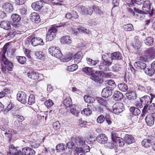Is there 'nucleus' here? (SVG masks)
<instances>
[{"label": "nucleus", "instance_id": "nucleus-1", "mask_svg": "<svg viewBox=\"0 0 155 155\" xmlns=\"http://www.w3.org/2000/svg\"><path fill=\"white\" fill-rule=\"evenodd\" d=\"M122 58V55L119 52H114L112 53L110 58L107 54L102 55L100 64L98 66V68L102 71H110L109 67L112 65L113 60H120Z\"/></svg>", "mask_w": 155, "mask_h": 155}, {"label": "nucleus", "instance_id": "nucleus-2", "mask_svg": "<svg viewBox=\"0 0 155 155\" xmlns=\"http://www.w3.org/2000/svg\"><path fill=\"white\" fill-rule=\"evenodd\" d=\"M8 45V44L7 43L4 46V51L2 56V61L3 63L1 64V69L2 73L4 74H7L9 71H12L14 66L12 63L7 59L5 55L7 50L6 46Z\"/></svg>", "mask_w": 155, "mask_h": 155}, {"label": "nucleus", "instance_id": "nucleus-3", "mask_svg": "<svg viewBox=\"0 0 155 155\" xmlns=\"http://www.w3.org/2000/svg\"><path fill=\"white\" fill-rule=\"evenodd\" d=\"M151 3L149 0H146L143 2L142 11L143 12L142 15L143 14H149L151 16L155 13V9L152 8L151 9Z\"/></svg>", "mask_w": 155, "mask_h": 155}, {"label": "nucleus", "instance_id": "nucleus-4", "mask_svg": "<svg viewBox=\"0 0 155 155\" xmlns=\"http://www.w3.org/2000/svg\"><path fill=\"white\" fill-rule=\"evenodd\" d=\"M127 10L131 16H134L137 19H142L144 17L141 15L143 12L138 8L128 6L127 7Z\"/></svg>", "mask_w": 155, "mask_h": 155}, {"label": "nucleus", "instance_id": "nucleus-5", "mask_svg": "<svg viewBox=\"0 0 155 155\" xmlns=\"http://www.w3.org/2000/svg\"><path fill=\"white\" fill-rule=\"evenodd\" d=\"M75 8L82 15H91L93 13V10L91 7L86 8L82 5H78L75 7Z\"/></svg>", "mask_w": 155, "mask_h": 155}, {"label": "nucleus", "instance_id": "nucleus-6", "mask_svg": "<svg viewBox=\"0 0 155 155\" xmlns=\"http://www.w3.org/2000/svg\"><path fill=\"white\" fill-rule=\"evenodd\" d=\"M57 30L55 27L52 26L48 30L46 36L47 41H51L55 38Z\"/></svg>", "mask_w": 155, "mask_h": 155}, {"label": "nucleus", "instance_id": "nucleus-7", "mask_svg": "<svg viewBox=\"0 0 155 155\" xmlns=\"http://www.w3.org/2000/svg\"><path fill=\"white\" fill-rule=\"evenodd\" d=\"M11 18L12 20V26L16 28L20 27L21 25L20 22L21 20L20 16L17 14H14L11 16Z\"/></svg>", "mask_w": 155, "mask_h": 155}, {"label": "nucleus", "instance_id": "nucleus-8", "mask_svg": "<svg viewBox=\"0 0 155 155\" xmlns=\"http://www.w3.org/2000/svg\"><path fill=\"white\" fill-rule=\"evenodd\" d=\"M113 112L116 114H118L122 112L124 110V105L121 102H117L113 106Z\"/></svg>", "mask_w": 155, "mask_h": 155}, {"label": "nucleus", "instance_id": "nucleus-9", "mask_svg": "<svg viewBox=\"0 0 155 155\" xmlns=\"http://www.w3.org/2000/svg\"><path fill=\"white\" fill-rule=\"evenodd\" d=\"M49 53L52 56L59 58L62 57V54L58 49L56 47H51L48 49Z\"/></svg>", "mask_w": 155, "mask_h": 155}, {"label": "nucleus", "instance_id": "nucleus-10", "mask_svg": "<svg viewBox=\"0 0 155 155\" xmlns=\"http://www.w3.org/2000/svg\"><path fill=\"white\" fill-rule=\"evenodd\" d=\"M101 71H97L94 74L91 75V78L95 82L99 83H102L103 82V80L101 78Z\"/></svg>", "mask_w": 155, "mask_h": 155}, {"label": "nucleus", "instance_id": "nucleus-11", "mask_svg": "<svg viewBox=\"0 0 155 155\" xmlns=\"http://www.w3.org/2000/svg\"><path fill=\"white\" fill-rule=\"evenodd\" d=\"M155 139L154 136H148L147 138L144 139L142 141V145L146 148H148L152 145V143L155 141Z\"/></svg>", "mask_w": 155, "mask_h": 155}, {"label": "nucleus", "instance_id": "nucleus-12", "mask_svg": "<svg viewBox=\"0 0 155 155\" xmlns=\"http://www.w3.org/2000/svg\"><path fill=\"white\" fill-rule=\"evenodd\" d=\"M42 1H37L33 3L31 6L32 8L36 11H40L42 12V9H43V6Z\"/></svg>", "mask_w": 155, "mask_h": 155}, {"label": "nucleus", "instance_id": "nucleus-13", "mask_svg": "<svg viewBox=\"0 0 155 155\" xmlns=\"http://www.w3.org/2000/svg\"><path fill=\"white\" fill-rule=\"evenodd\" d=\"M17 100L21 103L25 104L27 101V95L22 91H19L17 95Z\"/></svg>", "mask_w": 155, "mask_h": 155}, {"label": "nucleus", "instance_id": "nucleus-14", "mask_svg": "<svg viewBox=\"0 0 155 155\" xmlns=\"http://www.w3.org/2000/svg\"><path fill=\"white\" fill-rule=\"evenodd\" d=\"M27 75L28 77L31 79L34 80L39 79V80H40L41 79L40 78L43 76L42 74L32 70L30 71L28 73Z\"/></svg>", "mask_w": 155, "mask_h": 155}, {"label": "nucleus", "instance_id": "nucleus-15", "mask_svg": "<svg viewBox=\"0 0 155 155\" xmlns=\"http://www.w3.org/2000/svg\"><path fill=\"white\" fill-rule=\"evenodd\" d=\"M31 42L32 45L34 46L38 45H43L44 44L43 40L38 37H34L32 38L31 40Z\"/></svg>", "mask_w": 155, "mask_h": 155}, {"label": "nucleus", "instance_id": "nucleus-16", "mask_svg": "<svg viewBox=\"0 0 155 155\" xmlns=\"http://www.w3.org/2000/svg\"><path fill=\"white\" fill-rule=\"evenodd\" d=\"M73 141L74 142L76 146L82 147L84 146L85 140L82 137H73Z\"/></svg>", "mask_w": 155, "mask_h": 155}, {"label": "nucleus", "instance_id": "nucleus-17", "mask_svg": "<svg viewBox=\"0 0 155 155\" xmlns=\"http://www.w3.org/2000/svg\"><path fill=\"white\" fill-rule=\"evenodd\" d=\"M110 88V87H106L103 89L101 94L103 97L107 98L112 94L113 90Z\"/></svg>", "mask_w": 155, "mask_h": 155}, {"label": "nucleus", "instance_id": "nucleus-18", "mask_svg": "<svg viewBox=\"0 0 155 155\" xmlns=\"http://www.w3.org/2000/svg\"><path fill=\"white\" fill-rule=\"evenodd\" d=\"M112 140H114L113 142H115L116 146L119 145L120 147H122L124 144L123 139L120 137H115L113 135V134L112 133Z\"/></svg>", "mask_w": 155, "mask_h": 155}, {"label": "nucleus", "instance_id": "nucleus-19", "mask_svg": "<svg viewBox=\"0 0 155 155\" xmlns=\"http://www.w3.org/2000/svg\"><path fill=\"white\" fill-rule=\"evenodd\" d=\"M145 52L147 56L151 59L155 58V47L150 48L146 50Z\"/></svg>", "mask_w": 155, "mask_h": 155}, {"label": "nucleus", "instance_id": "nucleus-20", "mask_svg": "<svg viewBox=\"0 0 155 155\" xmlns=\"http://www.w3.org/2000/svg\"><path fill=\"white\" fill-rule=\"evenodd\" d=\"M140 101L144 105H149L151 103L150 100V97L149 96L145 95L142 97H140Z\"/></svg>", "mask_w": 155, "mask_h": 155}, {"label": "nucleus", "instance_id": "nucleus-21", "mask_svg": "<svg viewBox=\"0 0 155 155\" xmlns=\"http://www.w3.org/2000/svg\"><path fill=\"white\" fill-rule=\"evenodd\" d=\"M0 27L5 30H9L11 28V23L8 20H4L0 22Z\"/></svg>", "mask_w": 155, "mask_h": 155}, {"label": "nucleus", "instance_id": "nucleus-22", "mask_svg": "<svg viewBox=\"0 0 155 155\" xmlns=\"http://www.w3.org/2000/svg\"><path fill=\"white\" fill-rule=\"evenodd\" d=\"M154 117L152 115H147L145 119L147 125L150 126H153L154 124Z\"/></svg>", "mask_w": 155, "mask_h": 155}, {"label": "nucleus", "instance_id": "nucleus-23", "mask_svg": "<svg viewBox=\"0 0 155 155\" xmlns=\"http://www.w3.org/2000/svg\"><path fill=\"white\" fill-rule=\"evenodd\" d=\"M141 42L139 40V38L138 36L135 37L132 44L133 47L136 49H138L140 48L141 45Z\"/></svg>", "mask_w": 155, "mask_h": 155}, {"label": "nucleus", "instance_id": "nucleus-24", "mask_svg": "<svg viewBox=\"0 0 155 155\" xmlns=\"http://www.w3.org/2000/svg\"><path fill=\"white\" fill-rule=\"evenodd\" d=\"M2 7L5 11L9 13L12 12L13 10L12 4L10 3L6 2L4 3Z\"/></svg>", "mask_w": 155, "mask_h": 155}, {"label": "nucleus", "instance_id": "nucleus-25", "mask_svg": "<svg viewBox=\"0 0 155 155\" xmlns=\"http://www.w3.org/2000/svg\"><path fill=\"white\" fill-rule=\"evenodd\" d=\"M30 17L31 21L35 23H38L40 21L39 15L37 13H32L30 15Z\"/></svg>", "mask_w": 155, "mask_h": 155}, {"label": "nucleus", "instance_id": "nucleus-26", "mask_svg": "<svg viewBox=\"0 0 155 155\" xmlns=\"http://www.w3.org/2000/svg\"><path fill=\"white\" fill-rule=\"evenodd\" d=\"M134 65L135 68L138 69L144 70L146 69L147 67L146 64L145 63L140 61L135 62L134 63Z\"/></svg>", "mask_w": 155, "mask_h": 155}, {"label": "nucleus", "instance_id": "nucleus-27", "mask_svg": "<svg viewBox=\"0 0 155 155\" xmlns=\"http://www.w3.org/2000/svg\"><path fill=\"white\" fill-rule=\"evenodd\" d=\"M82 58V55L81 52H78L73 57L74 63L75 64H78L81 61Z\"/></svg>", "mask_w": 155, "mask_h": 155}, {"label": "nucleus", "instance_id": "nucleus-28", "mask_svg": "<svg viewBox=\"0 0 155 155\" xmlns=\"http://www.w3.org/2000/svg\"><path fill=\"white\" fill-rule=\"evenodd\" d=\"M123 97V94L119 91H115L114 93L113 97L114 99L117 101L121 100Z\"/></svg>", "mask_w": 155, "mask_h": 155}, {"label": "nucleus", "instance_id": "nucleus-29", "mask_svg": "<svg viewBox=\"0 0 155 155\" xmlns=\"http://www.w3.org/2000/svg\"><path fill=\"white\" fill-rule=\"evenodd\" d=\"M96 140L100 143H105L107 140V138L105 134H101L97 137Z\"/></svg>", "mask_w": 155, "mask_h": 155}, {"label": "nucleus", "instance_id": "nucleus-30", "mask_svg": "<svg viewBox=\"0 0 155 155\" xmlns=\"http://www.w3.org/2000/svg\"><path fill=\"white\" fill-rule=\"evenodd\" d=\"M22 152L25 155H34L35 153L34 150L29 147L23 148Z\"/></svg>", "mask_w": 155, "mask_h": 155}, {"label": "nucleus", "instance_id": "nucleus-31", "mask_svg": "<svg viewBox=\"0 0 155 155\" xmlns=\"http://www.w3.org/2000/svg\"><path fill=\"white\" fill-rule=\"evenodd\" d=\"M137 90L139 94V97H141L142 96V94H144L145 93L146 90L144 86L141 85H137Z\"/></svg>", "mask_w": 155, "mask_h": 155}, {"label": "nucleus", "instance_id": "nucleus-32", "mask_svg": "<svg viewBox=\"0 0 155 155\" xmlns=\"http://www.w3.org/2000/svg\"><path fill=\"white\" fill-rule=\"evenodd\" d=\"M124 141L127 144H130L134 142V140L131 135L126 134L124 137Z\"/></svg>", "mask_w": 155, "mask_h": 155}, {"label": "nucleus", "instance_id": "nucleus-33", "mask_svg": "<svg viewBox=\"0 0 155 155\" xmlns=\"http://www.w3.org/2000/svg\"><path fill=\"white\" fill-rule=\"evenodd\" d=\"M80 147H76L75 148V151H77V152L79 154V153H84L85 151V150L84 149L85 146L84 147L82 146H79ZM85 147L87 148V150H88L86 151V152H88L90 151V147L87 145H86Z\"/></svg>", "mask_w": 155, "mask_h": 155}, {"label": "nucleus", "instance_id": "nucleus-34", "mask_svg": "<svg viewBox=\"0 0 155 155\" xmlns=\"http://www.w3.org/2000/svg\"><path fill=\"white\" fill-rule=\"evenodd\" d=\"M61 42L62 43L69 44L71 42V40L68 36L66 35L61 38Z\"/></svg>", "mask_w": 155, "mask_h": 155}, {"label": "nucleus", "instance_id": "nucleus-35", "mask_svg": "<svg viewBox=\"0 0 155 155\" xmlns=\"http://www.w3.org/2000/svg\"><path fill=\"white\" fill-rule=\"evenodd\" d=\"M127 94L128 95V98L130 101L135 100L137 97V94L133 91H129L127 92Z\"/></svg>", "mask_w": 155, "mask_h": 155}, {"label": "nucleus", "instance_id": "nucleus-36", "mask_svg": "<svg viewBox=\"0 0 155 155\" xmlns=\"http://www.w3.org/2000/svg\"><path fill=\"white\" fill-rule=\"evenodd\" d=\"M9 152L7 155H15L18 149L17 148L15 147L13 144H11L9 147Z\"/></svg>", "mask_w": 155, "mask_h": 155}, {"label": "nucleus", "instance_id": "nucleus-37", "mask_svg": "<svg viewBox=\"0 0 155 155\" xmlns=\"http://www.w3.org/2000/svg\"><path fill=\"white\" fill-rule=\"evenodd\" d=\"M130 110L131 113L134 115H138L141 113V111L138 108L135 107H131L130 108Z\"/></svg>", "mask_w": 155, "mask_h": 155}, {"label": "nucleus", "instance_id": "nucleus-38", "mask_svg": "<svg viewBox=\"0 0 155 155\" xmlns=\"http://www.w3.org/2000/svg\"><path fill=\"white\" fill-rule=\"evenodd\" d=\"M118 87L120 90L123 92H126L128 89V87L127 85L124 83L118 84Z\"/></svg>", "mask_w": 155, "mask_h": 155}, {"label": "nucleus", "instance_id": "nucleus-39", "mask_svg": "<svg viewBox=\"0 0 155 155\" xmlns=\"http://www.w3.org/2000/svg\"><path fill=\"white\" fill-rule=\"evenodd\" d=\"M82 71L87 75H91L93 72V70L92 68L86 67L82 68Z\"/></svg>", "mask_w": 155, "mask_h": 155}, {"label": "nucleus", "instance_id": "nucleus-40", "mask_svg": "<svg viewBox=\"0 0 155 155\" xmlns=\"http://www.w3.org/2000/svg\"><path fill=\"white\" fill-rule=\"evenodd\" d=\"M35 54L38 59L40 60H43L45 58V54L42 51H36Z\"/></svg>", "mask_w": 155, "mask_h": 155}, {"label": "nucleus", "instance_id": "nucleus-41", "mask_svg": "<svg viewBox=\"0 0 155 155\" xmlns=\"http://www.w3.org/2000/svg\"><path fill=\"white\" fill-rule=\"evenodd\" d=\"M56 150L57 152H61L63 150L67 149V147L63 143H60L58 144L56 147Z\"/></svg>", "mask_w": 155, "mask_h": 155}, {"label": "nucleus", "instance_id": "nucleus-42", "mask_svg": "<svg viewBox=\"0 0 155 155\" xmlns=\"http://www.w3.org/2000/svg\"><path fill=\"white\" fill-rule=\"evenodd\" d=\"M84 101L87 103H93L95 101L94 99L89 95H84Z\"/></svg>", "mask_w": 155, "mask_h": 155}, {"label": "nucleus", "instance_id": "nucleus-43", "mask_svg": "<svg viewBox=\"0 0 155 155\" xmlns=\"http://www.w3.org/2000/svg\"><path fill=\"white\" fill-rule=\"evenodd\" d=\"M86 60L87 64L90 66H94L99 62V60H94L89 58H87Z\"/></svg>", "mask_w": 155, "mask_h": 155}, {"label": "nucleus", "instance_id": "nucleus-44", "mask_svg": "<svg viewBox=\"0 0 155 155\" xmlns=\"http://www.w3.org/2000/svg\"><path fill=\"white\" fill-rule=\"evenodd\" d=\"M153 38L151 37H148L144 40V42L145 44L148 46H151L153 44Z\"/></svg>", "mask_w": 155, "mask_h": 155}, {"label": "nucleus", "instance_id": "nucleus-45", "mask_svg": "<svg viewBox=\"0 0 155 155\" xmlns=\"http://www.w3.org/2000/svg\"><path fill=\"white\" fill-rule=\"evenodd\" d=\"M64 104L66 107H72V102L70 98L68 97L64 100Z\"/></svg>", "mask_w": 155, "mask_h": 155}, {"label": "nucleus", "instance_id": "nucleus-46", "mask_svg": "<svg viewBox=\"0 0 155 155\" xmlns=\"http://www.w3.org/2000/svg\"><path fill=\"white\" fill-rule=\"evenodd\" d=\"M145 71V73L150 76H152L155 73V69H153L151 66L147 68Z\"/></svg>", "mask_w": 155, "mask_h": 155}, {"label": "nucleus", "instance_id": "nucleus-47", "mask_svg": "<svg viewBox=\"0 0 155 155\" xmlns=\"http://www.w3.org/2000/svg\"><path fill=\"white\" fill-rule=\"evenodd\" d=\"M92 10L94 11L96 14L99 15H101L103 13V12L98 7H97L96 5H93L92 8Z\"/></svg>", "mask_w": 155, "mask_h": 155}, {"label": "nucleus", "instance_id": "nucleus-48", "mask_svg": "<svg viewBox=\"0 0 155 155\" xmlns=\"http://www.w3.org/2000/svg\"><path fill=\"white\" fill-rule=\"evenodd\" d=\"M105 84H107L109 85L112 87L111 89H113L116 87V84L114 81L112 80H109L105 81Z\"/></svg>", "mask_w": 155, "mask_h": 155}, {"label": "nucleus", "instance_id": "nucleus-49", "mask_svg": "<svg viewBox=\"0 0 155 155\" xmlns=\"http://www.w3.org/2000/svg\"><path fill=\"white\" fill-rule=\"evenodd\" d=\"M97 100L98 102L102 106H105L107 104V102L106 100L101 97H97Z\"/></svg>", "mask_w": 155, "mask_h": 155}, {"label": "nucleus", "instance_id": "nucleus-50", "mask_svg": "<svg viewBox=\"0 0 155 155\" xmlns=\"http://www.w3.org/2000/svg\"><path fill=\"white\" fill-rule=\"evenodd\" d=\"M67 145L69 149H75L76 147V145L74 142L73 141V137L71 139V141L68 142L67 143Z\"/></svg>", "mask_w": 155, "mask_h": 155}, {"label": "nucleus", "instance_id": "nucleus-51", "mask_svg": "<svg viewBox=\"0 0 155 155\" xmlns=\"http://www.w3.org/2000/svg\"><path fill=\"white\" fill-rule=\"evenodd\" d=\"M123 28L127 31H131L134 30L133 25L131 24L124 25L123 26Z\"/></svg>", "mask_w": 155, "mask_h": 155}, {"label": "nucleus", "instance_id": "nucleus-52", "mask_svg": "<svg viewBox=\"0 0 155 155\" xmlns=\"http://www.w3.org/2000/svg\"><path fill=\"white\" fill-rule=\"evenodd\" d=\"M111 69L112 71L117 72L120 70L121 69V65L118 64H115L111 67Z\"/></svg>", "mask_w": 155, "mask_h": 155}, {"label": "nucleus", "instance_id": "nucleus-53", "mask_svg": "<svg viewBox=\"0 0 155 155\" xmlns=\"http://www.w3.org/2000/svg\"><path fill=\"white\" fill-rule=\"evenodd\" d=\"M35 97L34 95L33 94L30 95L28 99V104L30 105H31L35 103Z\"/></svg>", "mask_w": 155, "mask_h": 155}, {"label": "nucleus", "instance_id": "nucleus-54", "mask_svg": "<svg viewBox=\"0 0 155 155\" xmlns=\"http://www.w3.org/2000/svg\"><path fill=\"white\" fill-rule=\"evenodd\" d=\"M78 68V66L77 64H73L68 67L67 70L69 71H73L76 70Z\"/></svg>", "mask_w": 155, "mask_h": 155}, {"label": "nucleus", "instance_id": "nucleus-55", "mask_svg": "<svg viewBox=\"0 0 155 155\" xmlns=\"http://www.w3.org/2000/svg\"><path fill=\"white\" fill-rule=\"evenodd\" d=\"M17 58L18 62L21 64H24L26 61V57L24 56H18Z\"/></svg>", "mask_w": 155, "mask_h": 155}, {"label": "nucleus", "instance_id": "nucleus-56", "mask_svg": "<svg viewBox=\"0 0 155 155\" xmlns=\"http://www.w3.org/2000/svg\"><path fill=\"white\" fill-rule=\"evenodd\" d=\"M44 104L47 107L50 108L53 106L54 103L51 100L49 99L48 101H46L45 102Z\"/></svg>", "mask_w": 155, "mask_h": 155}, {"label": "nucleus", "instance_id": "nucleus-57", "mask_svg": "<svg viewBox=\"0 0 155 155\" xmlns=\"http://www.w3.org/2000/svg\"><path fill=\"white\" fill-rule=\"evenodd\" d=\"M92 113V111L91 110H90L87 108L84 109L81 112V113L82 114L85 115L87 116H89L91 115Z\"/></svg>", "mask_w": 155, "mask_h": 155}, {"label": "nucleus", "instance_id": "nucleus-58", "mask_svg": "<svg viewBox=\"0 0 155 155\" xmlns=\"http://www.w3.org/2000/svg\"><path fill=\"white\" fill-rule=\"evenodd\" d=\"M13 107L14 105L13 104L12 102H10L7 107L5 109L4 111V113L6 114L8 112L11 110L13 108Z\"/></svg>", "mask_w": 155, "mask_h": 155}, {"label": "nucleus", "instance_id": "nucleus-59", "mask_svg": "<svg viewBox=\"0 0 155 155\" xmlns=\"http://www.w3.org/2000/svg\"><path fill=\"white\" fill-rule=\"evenodd\" d=\"M78 30L79 32H83L87 34H88L89 32L88 29L81 26L79 27V28H78Z\"/></svg>", "mask_w": 155, "mask_h": 155}, {"label": "nucleus", "instance_id": "nucleus-60", "mask_svg": "<svg viewBox=\"0 0 155 155\" xmlns=\"http://www.w3.org/2000/svg\"><path fill=\"white\" fill-rule=\"evenodd\" d=\"M148 109L150 111L149 113H155V103H152L148 107Z\"/></svg>", "mask_w": 155, "mask_h": 155}, {"label": "nucleus", "instance_id": "nucleus-61", "mask_svg": "<svg viewBox=\"0 0 155 155\" xmlns=\"http://www.w3.org/2000/svg\"><path fill=\"white\" fill-rule=\"evenodd\" d=\"M104 116L103 115H100L97 118V122L99 124H101L104 121L105 119Z\"/></svg>", "mask_w": 155, "mask_h": 155}, {"label": "nucleus", "instance_id": "nucleus-62", "mask_svg": "<svg viewBox=\"0 0 155 155\" xmlns=\"http://www.w3.org/2000/svg\"><path fill=\"white\" fill-rule=\"evenodd\" d=\"M71 113L74 115L78 116L80 113V111L76 110V108H73L71 109Z\"/></svg>", "mask_w": 155, "mask_h": 155}, {"label": "nucleus", "instance_id": "nucleus-63", "mask_svg": "<svg viewBox=\"0 0 155 155\" xmlns=\"http://www.w3.org/2000/svg\"><path fill=\"white\" fill-rule=\"evenodd\" d=\"M143 103H142L140 101H136L134 103V105L136 107L138 108H141L143 107Z\"/></svg>", "mask_w": 155, "mask_h": 155}, {"label": "nucleus", "instance_id": "nucleus-64", "mask_svg": "<svg viewBox=\"0 0 155 155\" xmlns=\"http://www.w3.org/2000/svg\"><path fill=\"white\" fill-rule=\"evenodd\" d=\"M16 32L14 30H12L10 31L8 33V35L11 38L13 37L16 34Z\"/></svg>", "mask_w": 155, "mask_h": 155}]
</instances>
